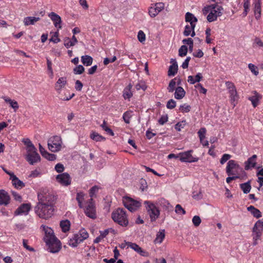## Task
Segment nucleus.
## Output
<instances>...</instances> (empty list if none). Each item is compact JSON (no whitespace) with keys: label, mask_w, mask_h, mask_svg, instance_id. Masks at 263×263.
<instances>
[{"label":"nucleus","mask_w":263,"mask_h":263,"mask_svg":"<svg viewBox=\"0 0 263 263\" xmlns=\"http://www.w3.org/2000/svg\"><path fill=\"white\" fill-rule=\"evenodd\" d=\"M45 231L44 240L48 246V250L52 253H56L61 249L60 241L53 235V231L50 228L43 227Z\"/></svg>","instance_id":"1"},{"label":"nucleus","mask_w":263,"mask_h":263,"mask_svg":"<svg viewBox=\"0 0 263 263\" xmlns=\"http://www.w3.org/2000/svg\"><path fill=\"white\" fill-rule=\"evenodd\" d=\"M203 14L207 15L206 18L209 22L216 21L218 17L222 15L223 7L218 3L213 4L205 7L202 10Z\"/></svg>","instance_id":"2"},{"label":"nucleus","mask_w":263,"mask_h":263,"mask_svg":"<svg viewBox=\"0 0 263 263\" xmlns=\"http://www.w3.org/2000/svg\"><path fill=\"white\" fill-rule=\"evenodd\" d=\"M53 205L44 204H36L34 207L35 214L40 218L48 219L53 215Z\"/></svg>","instance_id":"3"},{"label":"nucleus","mask_w":263,"mask_h":263,"mask_svg":"<svg viewBox=\"0 0 263 263\" xmlns=\"http://www.w3.org/2000/svg\"><path fill=\"white\" fill-rule=\"evenodd\" d=\"M38 202L37 204H49L53 205L55 200L54 196L48 190H41L37 195Z\"/></svg>","instance_id":"4"},{"label":"nucleus","mask_w":263,"mask_h":263,"mask_svg":"<svg viewBox=\"0 0 263 263\" xmlns=\"http://www.w3.org/2000/svg\"><path fill=\"white\" fill-rule=\"evenodd\" d=\"M89 236L87 231L84 229H81L79 232L73 235L68 241V245L72 247H76L78 245L86 239Z\"/></svg>","instance_id":"5"},{"label":"nucleus","mask_w":263,"mask_h":263,"mask_svg":"<svg viewBox=\"0 0 263 263\" xmlns=\"http://www.w3.org/2000/svg\"><path fill=\"white\" fill-rule=\"evenodd\" d=\"M111 217L114 221L119 224L126 227L128 224V221L125 211L122 209H118L111 214Z\"/></svg>","instance_id":"6"},{"label":"nucleus","mask_w":263,"mask_h":263,"mask_svg":"<svg viewBox=\"0 0 263 263\" xmlns=\"http://www.w3.org/2000/svg\"><path fill=\"white\" fill-rule=\"evenodd\" d=\"M144 204L145 205V208L149 216L151 221H156L160 215V211L158 208L154 203L149 201H145Z\"/></svg>","instance_id":"7"},{"label":"nucleus","mask_w":263,"mask_h":263,"mask_svg":"<svg viewBox=\"0 0 263 263\" xmlns=\"http://www.w3.org/2000/svg\"><path fill=\"white\" fill-rule=\"evenodd\" d=\"M62 139L60 137L55 136L51 137L48 141V148L52 152L61 150L62 147Z\"/></svg>","instance_id":"8"},{"label":"nucleus","mask_w":263,"mask_h":263,"mask_svg":"<svg viewBox=\"0 0 263 263\" xmlns=\"http://www.w3.org/2000/svg\"><path fill=\"white\" fill-rule=\"evenodd\" d=\"M26 159L31 165L40 161L41 158L35 147L26 151Z\"/></svg>","instance_id":"9"},{"label":"nucleus","mask_w":263,"mask_h":263,"mask_svg":"<svg viewBox=\"0 0 263 263\" xmlns=\"http://www.w3.org/2000/svg\"><path fill=\"white\" fill-rule=\"evenodd\" d=\"M124 205L130 212H134L141 206V203L130 197H125L123 198Z\"/></svg>","instance_id":"10"},{"label":"nucleus","mask_w":263,"mask_h":263,"mask_svg":"<svg viewBox=\"0 0 263 263\" xmlns=\"http://www.w3.org/2000/svg\"><path fill=\"white\" fill-rule=\"evenodd\" d=\"M241 169L235 160H231L227 163L226 173L228 176L236 175L238 174V170Z\"/></svg>","instance_id":"11"},{"label":"nucleus","mask_w":263,"mask_h":263,"mask_svg":"<svg viewBox=\"0 0 263 263\" xmlns=\"http://www.w3.org/2000/svg\"><path fill=\"white\" fill-rule=\"evenodd\" d=\"M193 153L192 150H190L186 152L180 153L179 154V160L181 162H195L198 161V158L193 157L192 155V153Z\"/></svg>","instance_id":"12"},{"label":"nucleus","mask_w":263,"mask_h":263,"mask_svg":"<svg viewBox=\"0 0 263 263\" xmlns=\"http://www.w3.org/2000/svg\"><path fill=\"white\" fill-rule=\"evenodd\" d=\"M85 214L89 217L95 219L96 217V213L95 204L92 202V199H89L85 209Z\"/></svg>","instance_id":"13"},{"label":"nucleus","mask_w":263,"mask_h":263,"mask_svg":"<svg viewBox=\"0 0 263 263\" xmlns=\"http://www.w3.org/2000/svg\"><path fill=\"white\" fill-rule=\"evenodd\" d=\"M57 181L64 186H68L71 184V178L69 174L64 173L56 176Z\"/></svg>","instance_id":"14"},{"label":"nucleus","mask_w":263,"mask_h":263,"mask_svg":"<svg viewBox=\"0 0 263 263\" xmlns=\"http://www.w3.org/2000/svg\"><path fill=\"white\" fill-rule=\"evenodd\" d=\"M164 8V4L161 3L156 4L149 9V14L151 17H155Z\"/></svg>","instance_id":"15"},{"label":"nucleus","mask_w":263,"mask_h":263,"mask_svg":"<svg viewBox=\"0 0 263 263\" xmlns=\"http://www.w3.org/2000/svg\"><path fill=\"white\" fill-rule=\"evenodd\" d=\"M31 209V205L30 203H23L20 207H18L15 211V215L28 214V212Z\"/></svg>","instance_id":"16"},{"label":"nucleus","mask_w":263,"mask_h":263,"mask_svg":"<svg viewBox=\"0 0 263 263\" xmlns=\"http://www.w3.org/2000/svg\"><path fill=\"white\" fill-rule=\"evenodd\" d=\"M48 16L53 22L54 26L58 29L62 28L61 23L62 20L61 17L57 14L54 12H51L48 14Z\"/></svg>","instance_id":"17"},{"label":"nucleus","mask_w":263,"mask_h":263,"mask_svg":"<svg viewBox=\"0 0 263 263\" xmlns=\"http://www.w3.org/2000/svg\"><path fill=\"white\" fill-rule=\"evenodd\" d=\"M126 245L127 246V248H130L143 256H147L148 255L147 252L142 250L141 247H140L135 243L126 242Z\"/></svg>","instance_id":"18"},{"label":"nucleus","mask_w":263,"mask_h":263,"mask_svg":"<svg viewBox=\"0 0 263 263\" xmlns=\"http://www.w3.org/2000/svg\"><path fill=\"white\" fill-rule=\"evenodd\" d=\"M10 197L7 192L3 190H0V205H7L9 204Z\"/></svg>","instance_id":"19"},{"label":"nucleus","mask_w":263,"mask_h":263,"mask_svg":"<svg viewBox=\"0 0 263 263\" xmlns=\"http://www.w3.org/2000/svg\"><path fill=\"white\" fill-rule=\"evenodd\" d=\"M67 84L66 78L65 77L60 78L55 85V89L58 93H60L61 89L64 87Z\"/></svg>","instance_id":"20"},{"label":"nucleus","mask_w":263,"mask_h":263,"mask_svg":"<svg viewBox=\"0 0 263 263\" xmlns=\"http://www.w3.org/2000/svg\"><path fill=\"white\" fill-rule=\"evenodd\" d=\"M256 158L257 156L256 155H253L252 157L249 158L248 160L245 162V169L246 170H248L251 167H255L256 163Z\"/></svg>","instance_id":"21"},{"label":"nucleus","mask_w":263,"mask_h":263,"mask_svg":"<svg viewBox=\"0 0 263 263\" xmlns=\"http://www.w3.org/2000/svg\"><path fill=\"white\" fill-rule=\"evenodd\" d=\"M156 204L163 208L164 210L169 211L171 208L172 206L167 200L164 198L159 199L156 202Z\"/></svg>","instance_id":"22"},{"label":"nucleus","mask_w":263,"mask_h":263,"mask_svg":"<svg viewBox=\"0 0 263 263\" xmlns=\"http://www.w3.org/2000/svg\"><path fill=\"white\" fill-rule=\"evenodd\" d=\"M171 63L172 65L169 67L168 75L169 76H174L177 72L178 64L176 60L173 59L171 60Z\"/></svg>","instance_id":"23"},{"label":"nucleus","mask_w":263,"mask_h":263,"mask_svg":"<svg viewBox=\"0 0 263 263\" xmlns=\"http://www.w3.org/2000/svg\"><path fill=\"white\" fill-rule=\"evenodd\" d=\"M254 4V14L256 19H259L261 15V0H255Z\"/></svg>","instance_id":"24"},{"label":"nucleus","mask_w":263,"mask_h":263,"mask_svg":"<svg viewBox=\"0 0 263 263\" xmlns=\"http://www.w3.org/2000/svg\"><path fill=\"white\" fill-rule=\"evenodd\" d=\"M2 98L3 99L6 103H8L10 105V107L14 109V111H16V110L18 108L19 106L16 101L12 100L10 98L6 96H3Z\"/></svg>","instance_id":"25"},{"label":"nucleus","mask_w":263,"mask_h":263,"mask_svg":"<svg viewBox=\"0 0 263 263\" xmlns=\"http://www.w3.org/2000/svg\"><path fill=\"white\" fill-rule=\"evenodd\" d=\"M185 91L182 87L178 86L175 89V92L174 93V97L175 99L180 100L185 96Z\"/></svg>","instance_id":"26"},{"label":"nucleus","mask_w":263,"mask_h":263,"mask_svg":"<svg viewBox=\"0 0 263 263\" xmlns=\"http://www.w3.org/2000/svg\"><path fill=\"white\" fill-rule=\"evenodd\" d=\"M64 46L68 48L71 46L75 45L78 43V40L74 35H73L71 40L68 37H66L64 40Z\"/></svg>","instance_id":"27"},{"label":"nucleus","mask_w":263,"mask_h":263,"mask_svg":"<svg viewBox=\"0 0 263 263\" xmlns=\"http://www.w3.org/2000/svg\"><path fill=\"white\" fill-rule=\"evenodd\" d=\"M262 221L260 220H258L254 224L252 233H259L262 234V230H263V225H262Z\"/></svg>","instance_id":"28"},{"label":"nucleus","mask_w":263,"mask_h":263,"mask_svg":"<svg viewBox=\"0 0 263 263\" xmlns=\"http://www.w3.org/2000/svg\"><path fill=\"white\" fill-rule=\"evenodd\" d=\"M202 78L201 73H198L195 77L190 76L188 77L187 81L191 84H194L196 82H199Z\"/></svg>","instance_id":"29"},{"label":"nucleus","mask_w":263,"mask_h":263,"mask_svg":"<svg viewBox=\"0 0 263 263\" xmlns=\"http://www.w3.org/2000/svg\"><path fill=\"white\" fill-rule=\"evenodd\" d=\"M12 183V184L17 189H21L25 186L24 183L20 180L16 176H13Z\"/></svg>","instance_id":"30"},{"label":"nucleus","mask_w":263,"mask_h":263,"mask_svg":"<svg viewBox=\"0 0 263 263\" xmlns=\"http://www.w3.org/2000/svg\"><path fill=\"white\" fill-rule=\"evenodd\" d=\"M197 18L191 13L187 12L185 14V21L189 22L190 25H195L197 22Z\"/></svg>","instance_id":"31"},{"label":"nucleus","mask_w":263,"mask_h":263,"mask_svg":"<svg viewBox=\"0 0 263 263\" xmlns=\"http://www.w3.org/2000/svg\"><path fill=\"white\" fill-rule=\"evenodd\" d=\"M165 237V230L164 229L160 230L156 235V237L154 240L155 243L160 244Z\"/></svg>","instance_id":"32"},{"label":"nucleus","mask_w":263,"mask_h":263,"mask_svg":"<svg viewBox=\"0 0 263 263\" xmlns=\"http://www.w3.org/2000/svg\"><path fill=\"white\" fill-rule=\"evenodd\" d=\"M40 20L39 17H26L24 19V23L25 26H28L30 25H34L35 23L37 22Z\"/></svg>","instance_id":"33"},{"label":"nucleus","mask_w":263,"mask_h":263,"mask_svg":"<svg viewBox=\"0 0 263 263\" xmlns=\"http://www.w3.org/2000/svg\"><path fill=\"white\" fill-rule=\"evenodd\" d=\"M247 210L248 211L250 212L255 217L258 218L261 217V214L260 211L256 209L254 206L250 205L247 208Z\"/></svg>","instance_id":"34"},{"label":"nucleus","mask_w":263,"mask_h":263,"mask_svg":"<svg viewBox=\"0 0 263 263\" xmlns=\"http://www.w3.org/2000/svg\"><path fill=\"white\" fill-rule=\"evenodd\" d=\"M92 58L89 55H85L81 57V62L85 66H90L92 63Z\"/></svg>","instance_id":"35"},{"label":"nucleus","mask_w":263,"mask_h":263,"mask_svg":"<svg viewBox=\"0 0 263 263\" xmlns=\"http://www.w3.org/2000/svg\"><path fill=\"white\" fill-rule=\"evenodd\" d=\"M261 98V96L257 93L256 91L254 92V95L249 98V100L251 101L252 105L254 107H256L258 104V101Z\"/></svg>","instance_id":"36"},{"label":"nucleus","mask_w":263,"mask_h":263,"mask_svg":"<svg viewBox=\"0 0 263 263\" xmlns=\"http://www.w3.org/2000/svg\"><path fill=\"white\" fill-rule=\"evenodd\" d=\"M132 88V85L130 84H129L124 89L123 96L125 99H130L132 97L133 93L131 91Z\"/></svg>","instance_id":"37"},{"label":"nucleus","mask_w":263,"mask_h":263,"mask_svg":"<svg viewBox=\"0 0 263 263\" xmlns=\"http://www.w3.org/2000/svg\"><path fill=\"white\" fill-rule=\"evenodd\" d=\"M90 137L91 139L96 141H101L105 140V138L99 135L98 133L93 132L91 133Z\"/></svg>","instance_id":"38"},{"label":"nucleus","mask_w":263,"mask_h":263,"mask_svg":"<svg viewBox=\"0 0 263 263\" xmlns=\"http://www.w3.org/2000/svg\"><path fill=\"white\" fill-rule=\"evenodd\" d=\"M85 195L82 193H78L77 194L76 199L79 203V206L80 208H82L83 206V202L84 200Z\"/></svg>","instance_id":"39"},{"label":"nucleus","mask_w":263,"mask_h":263,"mask_svg":"<svg viewBox=\"0 0 263 263\" xmlns=\"http://www.w3.org/2000/svg\"><path fill=\"white\" fill-rule=\"evenodd\" d=\"M70 222L68 220L62 221L60 223V226L64 232H66L70 229Z\"/></svg>","instance_id":"40"},{"label":"nucleus","mask_w":263,"mask_h":263,"mask_svg":"<svg viewBox=\"0 0 263 263\" xmlns=\"http://www.w3.org/2000/svg\"><path fill=\"white\" fill-rule=\"evenodd\" d=\"M240 188L243 191L245 194H247L250 192L251 186L250 182H248L240 184Z\"/></svg>","instance_id":"41"},{"label":"nucleus","mask_w":263,"mask_h":263,"mask_svg":"<svg viewBox=\"0 0 263 263\" xmlns=\"http://www.w3.org/2000/svg\"><path fill=\"white\" fill-rule=\"evenodd\" d=\"M195 27V25H186L185 27V29L183 32V34L185 36H187L190 35L192 31L194 30Z\"/></svg>","instance_id":"42"},{"label":"nucleus","mask_w":263,"mask_h":263,"mask_svg":"<svg viewBox=\"0 0 263 263\" xmlns=\"http://www.w3.org/2000/svg\"><path fill=\"white\" fill-rule=\"evenodd\" d=\"M176 80L177 78H175L174 79H172L168 85V86L167 87V90L168 92H172L174 91V90H175V87L176 85Z\"/></svg>","instance_id":"43"},{"label":"nucleus","mask_w":263,"mask_h":263,"mask_svg":"<svg viewBox=\"0 0 263 263\" xmlns=\"http://www.w3.org/2000/svg\"><path fill=\"white\" fill-rule=\"evenodd\" d=\"M244 11L242 13L243 16H246L249 11L250 10V2L249 0H244L243 3Z\"/></svg>","instance_id":"44"},{"label":"nucleus","mask_w":263,"mask_h":263,"mask_svg":"<svg viewBox=\"0 0 263 263\" xmlns=\"http://www.w3.org/2000/svg\"><path fill=\"white\" fill-rule=\"evenodd\" d=\"M229 92L230 93V100H231L232 103L233 102H235V101H236L238 99V95H237L236 89L231 90L229 91Z\"/></svg>","instance_id":"45"},{"label":"nucleus","mask_w":263,"mask_h":263,"mask_svg":"<svg viewBox=\"0 0 263 263\" xmlns=\"http://www.w3.org/2000/svg\"><path fill=\"white\" fill-rule=\"evenodd\" d=\"M190 105L187 104H183L180 106L179 110L182 113L189 112L191 110Z\"/></svg>","instance_id":"46"},{"label":"nucleus","mask_w":263,"mask_h":263,"mask_svg":"<svg viewBox=\"0 0 263 263\" xmlns=\"http://www.w3.org/2000/svg\"><path fill=\"white\" fill-rule=\"evenodd\" d=\"M187 52V47L185 45H182L179 49V55L180 57H184Z\"/></svg>","instance_id":"47"},{"label":"nucleus","mask_w":263,"mask_h":263,"mask_svg":"<svg viewBox=\"0 0 263 263\" xmlns=\"http://www.w3.org/2000/svg\"><path fill=\"white\" fill-rule=\"evenodd\" d=\"M101 126L102 127V128H103V130H104L107 134H108L110 136H114V132H112V130L110 128H109L106 125V122H105V121H103V123L101 125Z\"/></svg>","instance_id":"48"},{"label":"nucleus","mask_w":263,"mask_h":263,"mask_svg":"<svg viewBox=\"0 0 263 263\" xmlns=\"http://www.w3.org/2000/svg\"><path fill=\"white\" fill-rule=\"evenodd\" d=\"M23 142L26 145V151L30 149V148L31 149L32 148H35V146L29 139H24L23 140Z\"/></svg>","instance_id":"49"},{"label":"nucleus","mask_w":263,"mask_h":263,"mask_svg":"<svg viewBox=\"0 0 263 263\" xmlns=\"http://www.w3.org/2000/svg\"><path fill=\"white\" fill-rule=\"evenodd\" d=\"M262 234L259 233H252V236H253V245L254 246H256L258 244V241L260 239V237L261 236Z\"/></svg>","instance_id":"50"},{"label":"nucleus","mask_w":263,"mask_h":263,"mask_svg":"<svg viewBox=\"0 0 263 263\" xmlns=\"http://www.w3.org/2000/svg\"><path fill=\"white\" fill-rule=\"evenodd\" d=\"M84 67L80 65L73 69V72L76 74H81L84 71Z\"/></svg>","instance_id":"51"},{"label":"nucleus","mask_w":263,"mask_h":263,"mask_svg":"<svg viewBox=\"0 0 263 263\" xmlns=\"http://www.w3.org/2000/svg\"><path fill=\"white\" fill-rule=\"evenodd\" d=\"M192 222L195 227H198L201 223V220L199 216H194L192 218Z\"/></svg>","instance_id":"52"},{"label":"nucleus","mask_w":263,"mask_h":263,"mask_svg":"<svg viewBox=\"0 0 263 263\" xmlns=\"http://www.w3.org/2000/svg\"><path fill=\"white\" fill-rule=\"evenodd\" d=\"M175 212L178 214L184 215L185 214V211L182 208L180 204H177L175 207Z\"/></svg>","instance_id":"53"},{"label":"nucleus","mask_w":263,"mask_h":263,"mask_svg":"<svg viewBox=\"0 0 263 263\" xmlns=\"http://www.w3.org/2000/svg\"><path fill=\"white\" fill-rule=\"evenodd\" d=\"M135 87L138 90L142 89L144 91L146 89V86L145 83L143 82H140L137 83L135 85Z\"/></svg>","instance_id":"54"},{"label":"nucleus","mask_w":263,"mask_h":263,"mask_svg":"<svg viewBox=\"0 0 263 263\" xmlns=\"http://www.w3.org/2000/svg\"><path fill=\"white\" fill-rule=\"evenodd\" d=\"M205 132L206 130L204 128H200V130L198 132V134L200 138V141H202L203 140H204L205 138Z\"/></svg>","instance_id":"55"},{"label":"nucleus","mask_w":263,"mask_h":263,"mask_svg":"<svg viewBox=\"0 0 263 263\" xmlns=\"http://www.w3.org/2000/svg\"><path fill=\"white\" fill-rule=\"evenodd\" d=\"M248 67L249 69L251 71V72L253 73L255 76L258 75V71L257 70V67L256 66H255L253 64L250 63L249 64Z\"/></svg>","instance_id":"56"},{"label":"nucleus","mask_w":263,"mask_h":263,"mask_svg":"<svg viewBox=\"0 0 263 263\" xmlns=\"http://www.w3.org/2000/svg\"><path fill=\"white\" fill-rule=\"evenodd\" d=\"M231 158V155L228 154H224L222 155L220 160V162L221 164H223L224 163H226L229 159Z\"/></svg>","instance_id":"57"},{"label":"nucleus","mask_w":263,"mask_h":263,"mask_svg":"<svg viewBox=\"0 0 263 263\" xmlns=\"http://www.w3.org/2000/svg\"><path fill=\"white\" fill-rule=\"evenodd\" d=\"M43 157L50 161H53L56 159V156L54 154H50L48 152L45 153Z\"/></svg>","instance_id":"58"},{"label":"nucleus","mask_w":263,"mask_h":263,"mask_svg":"<svg viewBox=\"0 0 263 263\" xmlns=\"http://www.w3.org/2000/svg\"><path fill=\"white\" fill-rule=\"evenodd\" d=\"M176 101L173 99H171L168 100L166 104V107L168 109H173L176 106Z\"/></svg>","instance_id":"59"},{"label":"nucleus","mask_w":263,"mask_h":263,"mask_svg":"<svg viewBox=\"0 0 263 263\" xmlns=\"http://www.w3.org/2000/svg\"><path fill=\"white\" fill-rule=\"evenodd\" d=\"M41 173L40 170H35L31 172L29 177L32 178H36L41 175Z\"/></svg>","instance_id":"60"},{"label":"nucleus","mask_w":263,"mask_h":263,"mask_svg":"<svg viewBox=\"0 0 263 263\" xmlns=\"http://www.w3.org/2000/svg\"><path fill=\"white\" fill-rule=\"evenodd\" d=\"M138 40L141 43L145 41V35L144 33L142 30H140L138 32Z\"/></svg>","instance_id":"61"},{"label":"nucleus","mask_w":263,"mask_h":263,"mask_svg":"<svg viewBox=\"0 0 263 263\" xmlns=\"http://www.w3.org/2000/svg\"><path fill=\"white\" fill-rule=\"evenodd\" d=\"M54 168L58 173H62L64 170V166L62 164L59 163L55 165Z\"/></svg>","instance_id":"62"},{"label":"nucleus","mask_w":263,"mask_h":263,"mask_svg":"<svg viewBox=\"0 0 263 263\" xmlns=\"http://www.w3.org/2000/svg\"><path fill=\"white\" fill-rule=\"evenodd\" d=\"M168 120V117L167 115L162 116L158 120V122L160 125H163Z\"/></svg>","instance_id":"63"},{"label":"nucleus","mask_w":263,"mask_h":263,"mask_svg":"<svg viewBox=\"0 0 263 263\" xmlns=\"http://www.w3.org/2000/svg\"><path fill=\"white\" fill-rule=\"evenodd\" d=\"M185 125V121H182L181 122H178L175 126V128L178 130L180 131L182 128H183Z\"/></svg>","instance_id":"64"}]
</instances>
